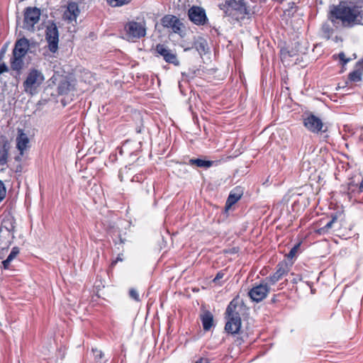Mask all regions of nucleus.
<instances>
[{
	"label": "nucleus",
	"mask_w": 363,
	"mask_h": 363,
	"mask_svg": "<svg viewBox=\"0 0 363 363\" xmlns=\"http://www.w3.org/2000/svg\"><path fill=\"white\" fill-rule=\"evenodd\" d=\"M358 187L357 192L360 193L363 191V179H362V182H360L359 185L357 186L354 182H350L348 184V190L351 191L352 192H354L356 191V189Z\"/></svg>",
	"instance_id": "cd10ccee"
},
{
	"label": "nucleus",
	"mask_w": 363,
	"mask_h": 363,
	"mask_svg": "<svg viewBox=\"0 0 363 363\" xmlns=\"http://www.w3.org/2000/svg\"><path fill=\"white\" fill-rule=\"evenodd\" d=\"M120 243H123V240L121 238H120Z\"/></svg>",
	"instance_id": "37998d69"
},
{
	"label": "nucleus",
	"mask_w": 363,
	"mask_h": 363,
	"mask_svg": "<svg viewBox=\"0 0 363 363\" xmlns=\"http://www.w3.org/2000/svg\"><path fill=\"white\" fill-rule=\"evenodd\" d=\"M122 260L123 259L120 257H118L115 262H117L118 261H122Z\"/></svg>",
	"instance_id": "79ce46f5"
},
{
	"label": "nucleus",
	"mask_w": 363,
	"mask_h": 363,
	"mask_svg": "<svg viewBox=\"0 0 363 363\" xmlns=\"http://www.w3.org/2000/svg\"><path fill=\"white\" fill-rule=\"evenodd\" d=\"M214 163V161L206 160L200 158L190 159L189 161V164L191 166H196L198 167L206 169L212 167Z\"/></svg>",
	"instance_id": "412c9836"
},
{
	"label": "nucleus",
	"mask_w": 363,
	"mask_h": 363,
	"mask_svg": "<svg viewBox=\"0 0 363 363\" xmlns=\"http://www.w3.org/2000/svg\"><path fill=\"white\" fill-rule=\"evenodd\" d=\"M189 20L197 26H203L208 21L205 10L200 6H193L188 11Z\"/></svg>",
	"instance_id": "1a4fd4ad"
},
{
	"label": "nucleus",
	"mask_w": 363,
	"mask_h": 363,
	"mask_svg": "<svg viewBox=\"0 0 363 363\" xmlns=\"http://www.w3.org/2000/svg\"><path fill=\"white\" fill-rule=\"evenodd\" d=\"M277 267V271L265 279V281L271 285H274L277 283L284 275L286 274L289 271L288 265L286 262L279 263Z\"/></svg>",
	"instance_id": "ddd939ff"
},
{
	"label": "nucleus",
	"mask_w": 363,
	"mask_h": 363,
	"mask_svg": "<svg viewBox=\"0 0 363 363\" xmlns=\"http://www.w3.org/2000/svg\"><path fill=\"white\" fill-rule=\"evenodd\" d=\"M362 72L363 58L356 63L354 70L349 74L348 78L351 82H359L362 80Z\"/></svg>",
	"instance_id": "f3484780"
},
{
	"label": "nucleus",
	"mask_w": 363,
	"mask_h": 363,
	"mask_svg": "<svg viewBox=\"0 0 363 363\" xmlns=\"http://www.w3.org/2000/svg\"><path fill=\"white\" fill-rule=\"evenodd\" d=\"M201 320L202 323L203 328L206 331L210 330L213 325V314L208 311H204L201 315Z\"/></svg>",
	"instance_id": "aec40b11"
},
{
	"label": "nucleus",
	"mask_w": 363,
	"mask_h": 363,
	"mask_svg": "<svg viewBox=\"0 0 363 363\" xmlns=\"http://www.w3.org/2000/svg\"><path fill=\"white\" fill-rule=\"evenodd\" d=\"M224 276V273L223 272H218L216 276V277L213 279V281L216 282L218 280L222 279Z\"/></svg>",
	"instance_id": "c9c22d12"
},
{
	"label": "nucleus",
	"mask_w": 363,
	"mask_h": 363,
	"mask_svg": "<svg viewBox=\"0 0 363 363\" xmlns=\"http://www.w3.org/2000/svg\"><path fill=\"white\" fill-rule=\"evenodd\" d=\"M23 58V56L13 55V54H12V57L10 60L11 68L12 70L16 72L18 75H20L21 69L23 67L24 62Z\"/></svg>",
	"instance_id": "6ab92c4d"
},
{
	"label": "nucleus",
	"mask_w": 363,
	"mask_h": 363,
	"mask_svg": "<svg viewBox=\"0 0 363 363\" xmlns=\"http://www.w3.org/2000/svg\"><path fill=\"white\" fill-rule=\"evenodd\" d=\"M269 292V287L268 286V283L266 281H263L260 284L252 288L249 291L248 295L252 301L259 302L267 297Z\"/></svg>",
	"instance_id": "9d476101"
},
{
	"label": "nucleus",
	"mask_w": 363,
	"mask_h": 363,
	"mask_svg": "<svg viewBox=\"0 0 363 363\" xmlns=\"http://www.w3.org/2000/svg\"><path fill=\"white\" fill-rule=\"evenodd\" d=\"M193 47L199 52L200 55L205 54L207 50L206 40L201 37H199L194 42Z\"/></svg>",
	"instance_id": "b1692460"
},
{
	"label": "nucleus",
	"mask_w": 363,
	"mask_h": 363,
	"mask_svg": "<svg viewBox=\"0 0 363 363\" xmlns=\"http://www.w3.org/2000/svg\"><path fill=\"white\" fill-rule=\"evenodd\" d=\"M16 142L17 148L20 150L21 154L23 155V150L26 149L29 143L28 138L26 134L21 133L16 138Z\"/></svg>",
	"instance_id": "4be33fe9"
},
{
	"label": "nucleus",
	"mask_w": 363,
	"mask_h": 363,
	"mask_svg": "<svg viewBox=\"0 0 363 363\" xmlns=\"http://www.w3.org/2000/svg\"><path fill=\"white\" fill-rule=\"evenodd\" d=\"M155 50L157 53L163 57L164 60L168 62L175 65H179L177 55L174 53L171 50L167 48L164 45L158 44L156 46Z\"/></svg>",
	"instance_id": "f8f14e48"
},
{
	"label": "nucleus",
	"mask_w": 363,
	"mask_h": 363,
	"mask_svg": "<svg viewBox=\"0 0 363 363\" xmlns=\"http://www.w3.org/2000/svg\"><path fill=\"white\" fill-rule=\"evenodd\" d=\"M29 41L25 38H21L16 41L12 54L24 57L27 53Z\"/></svg>",
	"instance_id": "4468645a"
},
{
	"label": "nucleus",
	"mask_w": 363,
	"mask_h": 363,
	"mask_svg": "<svg viewBox=\"0 0 363 363\" xmlns=\"http://www.w3.org/2000/svg\"><path fill=\"white\" fill-rule=\"evenodd\" d=\"M323 36L325 38L329 40L334 33L333 28L330 26L329 23H325L323 24L321 28Z\"/></svg>",
	"instance_id": "bb28decb"
},
{
	"label": "nucleus",
	"mask_w": 363,
	"mask_h": 363,
	"mask_svg": "<svg viewBox=\"0 0 363 363\" xmlns=\"http://www.w3.org/2000/svg\"><path fill=\"white\" fill-rule=\"evenodd\" d=\"M236 309L237 303L235 300H233L230 302L225 311L228 320L225 325V330L228 333L237 334L241 328V318L239 312Z\"/></svg>",
	"instance_id": "7ed1b4c3"
},
{
	"label": "nucleus",
	"mask_w": 363,
	"mask_h": 363,
	"mask_svg": "<svg viewBox=\"0 0 363 363\" xmlns=\"http://www.w3.org/2000/svg\"><path fill=\"white\" fill-rule=\"evenodd\" d=\"M6 189L4 184L0 180V202L6 197Z\"/></svg>",
	"instance_id": "c756f323"
},
{
	"label": "nucleus",
	"mask_w": 363,
	"mask_h": 363,
	"mask_svg": "<svg viewBox=\"0 0 363 363\" xmlns=\"http://www.w3.org/2000/svg\"><path fill=\"white\" fill-rule=\"evenodd\" d=\"M40 10L36 7H27L24 11L23 28L28 30H33L34 26L38 23L40 17Z\"/></svg>",
	"instance_id": "423d86ee"
},
{
	"label": "nucleus",
	"mask_w": 363,
	"mask_h": 363,
	"mask_svg": "<svg viewBox=\"0 0 363 363\" xmlns=\"http://www.w3.org/2000/svg\"><path fill=\"white\" fill-rule=\"evenodd\" d=\"M339 59L342 62V65H346L350 60V58H346L344 52H340L338 55Z\"/></svg>",
	"instance_id": "473e14b6"
},
{
	"label": "nucleus",
	"mask_w": 363,
	"mask_h": 363,
	"mask_svg": "<svg viewBox=\"0 0 363 363\" xmlns=\"http://www.w3.org/2000/svg\"><path fill=\"white\" fill-rule=\"evenodd\" d=\"M241 197V194L230 193L228 196L225 203V208H230L233 204H235Z\"/></svg>",
	"instance_id": "393cba45"
},
{
	"label": "nucleus",
	"mask_w": 363,
	"mask_h": 363,
	"mask_svg": "<svg viewBox=\"0 0 363 363\" xmlns=\"http://www.w3.org/2000/svg\"><path fill=\"white\" fill-rule=\"evenodd\" d=\"M44 79V76L40 71L36 69H30L23 82L25 91L33 94V92L40 86Z\"/></svg>",
	"instance_id": "20e7f679"
},
{
	"label": "nucleus",
	"mask_w": 363,
	"mask_h": 363,
	"mask_svg": "<svg viewBox=\"0 0 363 363\" xmlns=\"http://www.w3.org/2000/svg\"><path fill=\"white\" fill-rule=\"evenodd\" d=\"M125 29L127 34L132 38H140L146 34V29L140 23L132 21L126 24Z\"/></svg>",
	"instance_id": "9b49d317"
},
{
	"label": "nucleus",
	"mask_w": 363,
	"mask_h": 363,
	"mask_svg": "<svg viewBox=\"0 0 363 363\" xmlns=\"http://www.w3.org/2000/svg\"><path fill=\"white\" fill-rule=\"evenodd\" d=\"M195 363H209V361L206 358H200Z\"/></svg>",
	"instance_id": "e433bc0d"
},
{
	"label": "nucleus",
	"mask_w": 363,
	"mask_h": 363,
	"mask_svg": "<svg viewBox=\"0 0 363 363\" xmlns=\"http://www.w3.org/2000/svg\"><path fill=\"white\" fill-rule=\"evenodd\" d=\"M79 14L78 5L75 2L68 4L67 10L65 11L64 17L69 21H76Z\"/></svg>",
	"instance_id": "dca6fc26"
},
{
	"label": "nucleus",
	"mask_w": 363,
	"mask_h": 363,
	"mask_svg": "<svg viewBox=\"0 0 363 363\" xmlns=\"http://www.w3.org/2000/svg\"><path fill=\"white\" fill-rule=\"evenodd\" d=\"M4 56H5V53H4V52L0 51V62H3Z\"/></svg>",
	"instance_id": "58836bf2"
},
{
	"label": "nucleus",
	"mask_w": 363,
	"mask_h": 363,
	"mask_svg": "<svg viewBox=\"0 0 363 363\" xmlns=\"http://www.w3.org/2000/svg\"><path fill=\"white\" fill-rule=\"evenodd\" d=\"M219 8L233 21H239L245 18L248 11L243 0H228L219 5Z\"/></svg>",
	"instance_id": "f03ea898"
},
{
	"label": "nucleus",
	"mask_w": 363,
	"mask_h": 363,
	"mask_svg": "<svg viewBox=\"0 0 363 363\" xmlns=\"http://www.w3.org/2000/svg\"><path fill=\"white\" fill-rule=\"evenodd\" d=\"M162 25L167 28H171L175 33L182 35L184 31L185 26L184 23L175 16L166 15L161 19Z\"/></svg>",
	"instance_id": "6e6552de"
},
{
	"label": "nucleus",
	"mask_w": 363,
	"mask_h": 363,
	"mask_svg": "<svg viewBox=\"0 0 363 363\" xmlns=\"http://www.w3.org/2000/svg\"><path fill=\"white\" fill-rule=\"evenodd\" d=\"M337 220V217L334 216L323 227L318 228L316 233L320 235H323L328 233L329 230L332 228L333 223Z\"/></svg>",
	"instance_id": "a878e982"
},
{
	"label": "nucleus",
	"mask_w": 363,
	"mask_h": 363,
	"mask_svg": "<svg viewBox=\"0 0 363 363\" xmlns=\"http://www.w3.org/2000/svg\"><path fill=\"white\" fill-rule=\"evenodd\" d=\"M45 40L48 44L49 50L55 52L58 49L59 32L56 24L53 22L46 27Z\"/></svg>",
	"instance_id": "0eeeda50"
},
{
	"label": "nucleus",
	"mask_w": 363,
	"mask_h": 363,
	"mask_svg": "<svg viewBox=\"0 0 363 363\" xmlns=\"http://www.w3.org/2000/svg\"><path fill=\"white\" fill-rule=\"evenodd\" d=\"M328 18L336 28L363 25V1H341L338 5H333Z\"/></svg>",
	"instance_id": "f257e3e1"
},
{
	"label": "nucleus",
	"mask_w": 363,
	"mask_h": 363,
	"mask_svg": "<svg viewBox=\"0 0 363 363\" xmlns=\"http://www.w3.org/2000/svg\"><path fill=\"white\" fill-rule=\"evenodd\" d=\"M0 51L4 52V53H6V46L2 47Z\"/></svg>",
	"instance_id": "a19ab883"
},
{
	"label": "nucleus",
	"mask_w": 363,
	"mask_h": 363,
	"mask_svg": "<svg viewBox=\"0 0 363 363\" xmlns=\"http://www.w3.org/2000/svg\"><path fill=\"white\" fill-rule=\"evenodd\" d=\"M130 0H116V3H115V6H120L123 4H128Z\"/></svg>",
	"instance_id": "f704fd0d"
},
{
	"label": "nucleus",
	"mask_w": 363,
	"mask_h": 363,
	"mask_svg": "<svg viewBox=\"0 0 363 363\" xmlns=\"http://www.w3.org/2000/svg\"><path fill=\"white\" fill-rule=\"evenodd\" d=\"M180 0H172V4L174 7H178L179 6V2Z\"/></svg>",
	"instance_id": "4c0bfd02"
},
{
	"label": "nucleus",
	"mask_w": 363,
	"mask_h": 363,
	"mask_svg": "<svg viewBox=\"0 0 363 363\" xmlns=\"http://www.w3.org/2000/svg\"><path fill=\"white\" fill-rule=\"evenodd\" d=\"M20 250L18 247H13L7 257V258L2 262L3 268L4 269H10V264L11 262L15 259L17 255L19 254Z\"/></svg>",
	"instance_id": "5701e85b"
},
{
	"label": "nucleus",
	"mask_w": 363,
	"mask_h": 363,
	"mask_svg": "<svg viewBox=\"0 0 363 363\" xmlns=\"http://www.w3.org/2000/svg\"><path fill=\"white\" fill-rule=\"evenodd\" d=\"M129 295L130 296L133 298L134 300L138 301H140V298H139V294L137 292L136 290L133 289H131L130 291H129Z\"/></svg>",
	"instance_id": "7c9ffc66"
},
{
	"label": "nucleus",
	"mask_w": 363,
	"mask_h": 363,
	"mask_svg": "<svg viewBox=\"0 0 363 363\" xmlns=\"http://www.w3.org/2000/svg\"><path fill=\"white\" fill-rule=\"evenodd\" d=\"M298 247H299V244H298V245H295L294 247H292L291 250H290V252H289L288 257L289 258H293L296 255Z\"/></svg>",
	"instance_id": "2f4dec72"
},
{
	"label": "nucleus",
	"mask_w": 363,
	"mask_h": 363,
	"mask_svg": "<svg viewBox=\"0 0 363 363\" xmlns=\"http://www.w3.org/2000/svg\"><path fill=\"white\" fill-rule=\"evenodd\" d=\"M303 125L310 132L316 134L325 133L328 129V125L312 113H310L303 119Z\"/></svg>",
	"instance_id": "39448f33"
},
{
	"label": "nucleus",
	"mask_w": 363,
	"mask_h": 363,
	"mask_svg": "<svg viewBox=\"0 0 363 363\" xmlns=\"http://www.w3.org/2000/svg\"><path fill=\"white\" fill-rule=\"evenodd\" d=\"M107 1L112 6H115V3H116V0H107Z\"/></svg>",
	"instance_id": "ea45409f"
},
{
	"label": "nucleus",
	"mask_w": 363,
	"mask_h": 363,
	"mask_svg": "<svg viewBox=\"0 0 363 363\" xmlns=\"http://www.w3.org/2000/svg\"><path fill=\"white\" fill-rule=\"evenodd\" d=\"M9 71V67L4 62H0V75Z\"/></svg>",
	"instance_id": "72a5a7b5"
},
{
	"label": "nucleus",
	"mask_w": 363,
	"mask_h": 363,
	"mask_svg": "<svg viewBox=\"0 0 363 363\" xmlns=\"http://www.w3.org/2000/svg\"><path fill=\"white\" fill-rule=\"evenodd\" d=\"M92 352L94 355L95 360L97 362H101V360L104 357V354L102 351L98 349H92Z\"/></svg>",
	"instance_id": "c85d7f7f"
},
{
	"label": "nucleus",
	"mask_w": 363,
	"mask_h": 363,
	"mask_svg": "<svg viewBox=\"0 0 363 363\" xmlns=\"http://www.w3.org/2000/svg\"><path fill=\"white\" fill-rule=\"evenodd\" d=\"M74 90V84L66 77H63L57 86V91L60 95H67Z\"/></svg>",
	"instance_id": "2eb2a0df"
},
{
	"label": "nucleus",
	"mask_w": 363,
	"mask_h": 363,
	"mask_svg": "<svg viewBox=\"0 0 363 363\" xmlns=\"http://www.w3.org/2000/svg\"><path fill=\"white\" fill-rule=\"evenodd\" d=\"M9 147L10 145L8 140L5 138H1L0 140V165L6 164Z\"/></svg>",
	"instance_id": "a211bd4d"
}]
</instances>
